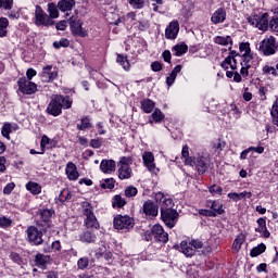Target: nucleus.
<instances>
[{"mask_svg":"<svg viewBox=\"0 0 278 278\" xmlns=\"http://www.w3.org/2000/svg\"><path fill=\"white\" fill-rule=\"evenodd\" d=\"M131 164L132 160L129 156H123L121 157L117 166L118 168V177L119 179H130L131 177Z\"/></svg>","mask_w":278,"mask_h":278,"instance_id":"1","label":"nucleus"},{"mask_svg":"<svg viewBox=\"0 0 278 278\" xmlns=\"http://www.w3.org/2000/svg\"><path fill=\"white\" fill-rule=\"evenodd\" d=\"M258 51L262 52L263 55H275V53H277V41L275 37H267L260 42Z\"/></svg>","mask_w":278,"mask_h":278,"instance_id":"2","label":"nucleus"},{"mask_svg":"<svg viewBox=\"0 0 278 278\" xmlns=\"http://www.w3.org/2000/svg\"><path fill=\"white\" fill-rule=\"evenodd\" d=\"M194 249H203V242L200 240H191L189 243L182 241L179 247V251L187 257L194 255Z\"/></svg>","mask_w":278,"mask_h":278,"instance_id":"3","label":"nucleus"},{"mask_svg":"<svg viewBox=\"0 0 278 278\" xmlns=\"http://www.w3.org/2000/svg\"><path fill=\"white\" fill-rule=\"evenodd\" d=\"M162 220L166 225V227H169V229H173L177 223V218L179 217V213H177L176 210H166L163 208V212H161Z\"/></svg>","mask_w":278,"mask_h":278,"instance_id":"4","label":"nucleus"},{"mask_svg":"<svg viewBox=\"0 0 278 278\" xmlns=\"http://www.w3.org/2000/svg\"><path fill=\"white\" fill-rule=\"evenodd\" d=\"M248 23L254 25L261 31H266L268 29V13H264L262 16L248 17Z\"/></svg>","mask_w":278,"mask_h":278,"instance_id":"5","label":"nucleus"},{"mask_svg":"<svg viewBox=\"0 0 278 278\" xmlns=\"http://www.w3.org/2000/svg\"><path fill=\"white\" fill-rule=\"evenodd\" d=\"M186 166H195L198 173L203 175L207 170V165L205 164V157L199 156L197 159L188 157L184 161Z\"/></svg>","mask_w":278,"mask_h":278,"instance_id":"6","label":"nucleus"},{"mask_svg":"<svg viewBox=\"0 0 278 278\" xmlns=\"http://www.w3.org/2000/svg\"><path fill=\"white\" fill-rule=\"evenodd\" d=\"M17 86L22 94H34L38 90L36 84L27 80V78H20L17 80Z\"/></svg>","mask_w":278,"mask_h":278,"instance_id":"7","label":"nucleus"},{"mask_svg":"<svg viewBox=\"0 0 278 278\" xmlns=\"http://www.w3.org/2000/svg\"><path fill=\"white\" fill-rule=\"evenodd\" d=\"M113 225L115 229H131L134 228V219L127 215H117L114 218Z\"/></svg>","mask_w":278,"mask_h":278,"instance_id":"8","label":"nucleus"},{"mask_svg":"<svg viewBox=\"0 0 278 278\" xmlns=\"http://www.w3.org/2000/svg\"><path fill=\"white\" fill-rule=\"evenodd\" d=\"M84 22H81L80 20H70V27H71V31L74 36H79L80 38H86V36H88V30L84 29L83 27Z\"/></svg>","mask_w":278,"mask_h":278,"instance_id":"9","label":"nucleus"},{"mask_svg":"<svg viewBox=\"0 0 278 278\" xmlns=\"http://www.w3.org/2000/svg\"><path fill=\"white\" fill-rule=\"evenodd\" d=\"M60 101H62V98H60V96H54L51 99L47 108L48 114H51V116H60L62 114V104H60Z\"/></svg>","mask_w":278,"mask_h":278,"instance_id":"10","label":"nucleus"},{"mask_svg":"<svg viewBox=\"0 0 278 278\" xmlns=\"http://www.w3.org/2000/svg\"><path fill=\"white\" fill-rule=\"evenodd\" d=\"M35 24L36 25H45L46 27H49V25H53V22L49 21V15L45 14V11H42V8L36 7L35 10Z\"/></svg>","mask_w":278,"mask_h":278,"instance_id":"11","label":"nucleus"},{"mask_svg":"<svg viewBox=\"0 0 278 278\" xmlns=\"http://www.w3.org/2000/svg\"><path fill=\"white\" fill-rule=\"evenodd\" d=\"M151 233L157 242H168V232L164 231V228L161 225H154L151 229Z\"/></svg>","mask_w":278,"mask_h":278,"instance_id":"12","label":"nucleus"},{"mask_svg":"<svg viewBox=\"0 0 278 278\" xmlns=\"http://www.w3.org/2000/svg\"><path fill=\"white\" fill-rule=\"evenodd\" d=\"M84 214L86 216L85 218V225L88 229H99V220H97V216H94V213L91 208H85Z\"/></svg>","mask_w":278,"mask_h":278,"instance_id":"13","label":"nucleus"},{"mask_svg":"<svg viewBox=\"0 0 278 278\" xmlns=\"http://www.w3.org/2000/svg\"><path fill=\"white\" fill-rule=\"evenodd\" d=\"M28 240L33 244H42V231H39L38 228L30 226L27 228Z\"/></svg>","mask_w":278,"mask_h":278,"instance_id":"14","label":"nucleus"},{"mask_svg":"<svg viewBox=\"0 0 278 278\" xmlns=\"http://www.w3.org/2000/svg\"><path fill=\"white\" fill-rule=\"evenodd\" d=\"M177 34H179V22L173 21L165 29V38H167V40H175Z\"/></svg>","mask_w":278,"mask_h":278,"instance_id":"15","label":"nucleus"},{"mask_svg":"<svg viewBox=\"0 0 278 278\" xmlns=\"http://www.w3.org/2000/svg\"><path fill=\"white\" fill-rule=\"evenodd\" d=\"M58 77V71L53 70V66L48 65L42 68L41 79L42 81H53Z\"/></svg>","mask_w":278,"mask_h":278,"instance_id":"16","label":"nucleus"},{"mask_svg":"<svg viewBox=\"0 0 278 278\" xmlns=\"http://www.w3.org/2000/svg\"><path fill=\"white\" fill-rule=\"evenodd\" d=\"M143 164L150 173H155V156L152 152H144L142 155Z\"/></svg>","mask_w":278,"mask_h":278,"instance_id":"17","label":"nucleus"},{"mask_svg":"<svg viewBox=\"0 0 278 278\" xmlns=\"http://www.w3.org/2000/svg\"><path fill=\"white\" fill-rule=\"evenodd\" d=\"M227 18V11L225 9L219 8L217 9L211 16V22L213 25H218L220 23H225V20Z\"/></svg>","mask_w":278,"mask_h":278,"instance_id":"18","label":"nucleus"},{"mask_svg":"<svg viewBox=\"0 0 278 278\" xmlns=\"http://www.w3.org/2000/svg\"><path fill=\"white\" fill-rule=\"evenodd\" d=\"M100 170L106 175L114 173L116 170V162L114 160H102Z\"/></svg>","mask_w":278,"mask_h":278,"instance_id":"19","label":"nucleus"},{"mask_svg":"<svg viewBox=\"0 0 278 278\" xmlns=\"http://www.w3.org/2000/svg\"><path fill=\"white\" fill-rule=\"evenodd\" d=\"M65 173L70 181H77L79 179V172H77V166L74 163H67Z\"/></svg>","mask_w":278,"mask_h":278,"instance_id":"20","label":"nucleus"},{"mask_svg":"<svg viewBox=\"0 0 278 278\" xmlns=\"http://www.w3.org/2000/svg\"><path fill=\"white\" fill-rule=\"evenodd\" d=\"M143 212L146 216L155 217L157 216V206H155L153 202L147 201L143 204Z\"/></svg>","mask_w":278,"mask_h":278,"instance_id":"21","label":"nucleus"},{"mask_svg":"<svg viewBox=\"0 0 278 278\" xmlns=\"http://www.w3.org/2000/svg\"><path fill=\"white\" fill-rule=\"evenodd\" d=\"M220 66L222 68H225V71H229V68H231V71H236V68H238V63L233 56L229 55L224 62H222Z\"/></svg>","mask_w":278,"mask_h":278,"instance_id":"22","label":"nucleus"},{"mask_svg":"<svg viewBox=\"0 0 278 278\" xmlns=\"http://www.w3.org/2000/svg\"><path fill=\"white\" fill-rule=\"evenodd\" d=\"M58 8L61 12H71L75 8V0H61L58 3Z\"/></svg>","mask_w":278,"mask_h":278,"instance_id":"23","label":"nucleus"},{"mask_svg":"<svg viewBox=\"0 0 278 278\" xmlns=\"http://www.w3.org/2000/svg\"><path fill=\"white\" fill-rule=\"evenodd\" d=\"M257 225L258 227L255 229V231H257L258 233H262L264 238H270V232L268 231V229H266V219L258 218Z\"/></svg>","mask_w":278,"mask_h":278,"instance_id":"24","label":"nucleus"},{"mask_svg":"<svg viewBox=\"0 0 278 278\" xmlns=\"http://www.w3.org/2000/svg\"><path fill=\"white\" fill-rule=\"evenodd\" d=\"M179 73H181V65L174 67L170 75L166 78L167 86H173V84H175V79H177V75H179Z\"/></svg>","mask_w":278,"mask_h":278,"instance_id":"25","label":"nucleus"},{"mask_svg":"<svg viewBox=\"0 0 278 278\" xmlns=\"http://www.w3.org/2000/svg\"><path fill=\"white\" fill-rule=\"evenodd\" d=\"M141 108L146 114H151L153 112V109L155 108V102L152 100L146 99L141 101Z\"/></svg>","mask_w":278,"mask_h":278,"instance_id":"26","label":"nucleus"},{"mask_svg":"<svg viewBox=\"0 0 278 278\" xmlns=\"http://www.w3.org/2000/svg\"><path fill=\"white\" fill-rule=\"evenodd\" d=\"M51 262V256L45 254H37L36 255V264L38 266H47Z\"/></svg>","mask_w":278,"mask_h":278,"instance_id":"27","label":"nucleus"},{"mask_svg":"<svg viewBox=\"0 0 278 278\" xmlns=\"http://www.w3.org/2000/svg\"><path fill=\"white\" fill-rule=\"evenodd\" d=\"M26 189L29 190L31 194H40V192L42 191V188L40 187V185L36 182L26 184Z\"/></svg>","mask_w":278,"mask_h":278,"instance_id":"28","label":"nucleus"},{"mask_svg":"<svg viewBox=\"0 0 278 278\" xmlns=\"http://www.w3.org/2000/svg\"><path fill=\"white\" fill-rule=\"evenodd\" d=\"M173 51H174V55H176V58H179V56L184 55V53H186V51H188V46L177 45L173 48Z\"/></svg>","mask_w":278,"mask_h":278,"instance_id":"29","label":"nucleus"},{"mask_svg":"<svg viewBox=\"0 0 278 278\" xmlns=\"http://www.w3.org/2000/svg\"><path fill=\"white\" fill-rule=\"evenodd\" d=\"M81 124H77V129L80 131H84V129H89V127H92V124H90V118L84 116L80 119Z\"/></svg>","mask_w":278,"mask_h":278,"instance_id":"30","label":"nucleus"},{"mask_svg":"<svg viewBox=\"0 0 278 278\" xmlns=\"http://www.w3.org/2000/svg\"><path fill=\"white\" fill-rule=\"evenodd\" d=\"M96 238L97 237L92 235V232L90 231H85L80 235L81 242H88V243L94 242Z\"/></svg>","mask_w":278,"mask_h":278,"instance_id":"31","label":"nucleus"},{"mask_svg":"<svg viewBox=\"0 0 278 278\" xmlns=\"http://www.w3.org/2000/svg\"><path fill=\"white\" fill-rule=\"evenodd\" d=\"M266 251V245L264 243H261L258 247L253 248L251 250V256L252 257H257V255H262Z\"/></svg>","mask_w":278,"mask_h":278,"instance_id":"32","label":"nucleus"},{"mask_svg":"<svg viewBox=\"0 0 278 278\" xmlns=\"http://www.w3.org/2000/svg\"><path fill=\"white\" fill-rule=\"evenodd\" d=\"M263 74L264 75H271V77H277V68H275V66H270V65H264L263 66Z\"/></svg>","mask_w":278,"mask_h":278,"instance_id":"33","label":"nucleus"},{"mask_svg":"<svg viewBox=\"0 0 278 278\" xmlns=\"http://www.w3.org/2000/svg\"><path fill=\"white\" fill-rule=\"evenodd\" d=\"M60 99H61L60 100L61 109L62 108H64V110L71 109V106L73 105V102L68 97L60 96Z\"/></svg>","mask_w":278,"mask_h":278,"instance_id":"34","label":"nucleus"},{"mask_svg":"<svg viewBox=\"0 0 278 278\" xmlns=\"http://www.w3.org/2000/svg\"><path fill=\"white\" fill-rule=\"evenodd\" d=\"M270 31H278V14H275L268 23Z\"/></svg>","mask_w":278,"mask_h":278,"instance_id":"35","label":"nucleus"},{"mask_svg":"<svg viewBox=\"0 0 278 278\" xmlns=\"http://www.w3.org/2000/svg\"><path fill=\"white\" fill-rule=\"evenodd\" d=\"M116 62L123 66L124 71H129V61H127V58L123 55H117Z\"/></svg>","mask_w":278,"mask_h":278,"instance_id":"36","label":"nucleus"},{"mask_svg":"<svg viewBox=\"0 0 278 278\" xmlns=\"http://www.w3.org/2000/svg\"><path fill=\"white\" fill-rule=\"evenodd\" d=\"M39 216L43 223H49L51 220V216H53V213L49 210L40 211Z\"/></svg>","mask_w":278,"mask_h":278,"instance_id":"37","label":"nucleus"},{"mask_svg":"<svg viewBox=\"0 0 278 278\" xmlns=\"http://www.w3.org/2000/svg\"><path fill=\"white\" fill-rule=\"evenodd\" d=\"M126 203L127 202L125 201V199H123V197L121 195H115L113 198V207H123Z\"/></svg>","mask_w":278,"mask_h":278,"instance_id":"38","label":"nucleus"},{"mask_svg":"<svg viewBox=\"0 0 278 278\" xmlns=\"http://www.w3.org/2000/svg\"><path fill=\"white\" fill-rule=\"evenodd\" d=\"M136 194H138V188L134 186L126 187L125 197H127L128 199H131V197H136Z\"/></svg>","mask_w":278,"mask_h":278,"instance_id":"39","label":"nucleus"},{"mask_svg":"<svg viewBox=\"0 0 278 278\" xmlns=\"http://www.w3.org/2000/svg\"><path fill=\"white\" fill-rule=\"evenodd\" d=\"M243 243L244 235H239L238 238H236L233 241L232 249H235V251H239L240 247H242Z\"/></svg>","mask_w":278,"mask_h":278,"instance_id":"40","label":"nucleus"},{"mask_svg":"<svg viewBox=\"0 0 278 278\" xmlns=\"http://www.w3.org/2000/svg\"><path fill=\"white\" fill-rule=\"evenodd\" d=\"M0 227L1 229H8V227H12V219L5 216H0Z\"/></svg>","mask_w":278,"mask_h":278,"instance_id":"41","label":"nucleus"},{"mask_svg":"<svg viewBox=\"0 0 278 278\" xmlns=\"http://www.w3.org/2000/svg\"><path fill=\"white\" fill-rule=\"evenodd\" d=\"M48 12L50 14V18H58L60 16V13L58 12V8H55V4L50 3L48 5Z\"/></svg>","mask_w":278,"mask_h":278,"instance_id":"42","label":"nucleus"},{"mask_svg":"<svg viewBox=\"0 0 278 278\" xmlns=\"http://www.w3.org/2000/svg\"><path fill=\"white\" fill-rule=\"evenodd\" d=\"M229 42H231V37H222V36H217L215 38V43L216 45H222V46H227Z\"/></svg>","mask_w":278,"mask_h":278,"instance_id":"43","label":"nucleus"},{"mask_svg":"<svg viewBox=\"0 0 278 278\" xmlns=\"http://www.w3.org/2000/svg\"><path fill=\"white\" fill-rule=\"evenodd\" d=\"M211 208L213 210V212H215V214H223V212H225L223 210V204L216 201L211 202Z\"/></svg>","mask_w":278,"mask_h":278,"instance_id":"44","label":"nucleus"},{"mask_svg":"<svg viewBox=\"0 0 278 278\" xmlns=\"http://www.w3.org/2000/svg\"><path fill=\"white\" fill-rule=\"evenodd\" d=\"M71 191L64 189L59 195V201H61V203H64V201H71Z\"/></svg>","mask_w":278,"mask_h":278,"instance_id":"45","label":"nucleus"},{"mask_svg":"<svg viewBox=\"0 0 278 278\" xmlns=\"http://www.w3.org/2000/svg\"><path fill=\"white\" fill-rule=\"evenodd\" d=\"M152 118L155 123H160V121H164V113L161 110L155 109L152 113Z\"/></svg>","mask_w":278,"mask_h":278,"instance_id":"46","label":"nucleus"},{"mask_svg":"<svg viewBox=\"0 0 278 278\" xmlns=\"http://www.w3.org/2000/svg\"><path fill=\"white\" fill-rule=\"evenodd\" d=\"M10 134H12V125L7 123L2 127V136L10 140Z\"/></svg>","mask_w":278,"mask_h":278,"instance_id":"47","label":"nucleus"},{"mask_svg":"<svg viewBox=\"0 0 278 278\" xmlns=\"http://www.w3.org/2000/svg\"><path fill=\"white\" fill-rule=\"evenodd\" d=\"M68 45H71V42L66 38H63V39H61L59 41H54L53 42L54 49H60V47L66 48V47H68Z\"/></svg>","mask_w":278,"mask_h":278,"instance_id":"48","label":"nucleus"},{"mask_svg":"<svg viewBox=\"0 0 278 278\" xmlns=\"http://www.w3.org/2000/svg\"><path fill=\"white\" fill-rule=\"evenodd\" d=\"M12 5H14V0H0V9L12 10Z\"/></svg>","mask_w":278,"mask_h":278,"instance_id":"49","label":"nucleus"},{"mask_svg":"<svg viewBox=\"0 0 278 278\" xmlns=\"http://www.w3.org/2000/svg\"><path fill=\"white\" fill-rule=\"evenodd\" d=\"M101 188H103L104 190H112V188H114V178L105 179L104 182L101 184Z\"/></svg>","mask_w":278,"mask_h":278,"instance_id":"50","label":"nucleus"},{"mask_svg":"<svg viewBox=\"0 0 278 278\" xmlns=\"http://www.w3.org/2000/svg\"><path fill=\"white\" fill-rule=\"evenodd\" d=\"M172 207H173V200L165 198V200L161 204V212H163V210H173Z\"/></svg>","mask_w":278,"mask_h":278,"instance_id":"51","label":"nucleus"},{"mask_svg":"<svg viewBox=\"0 0 278 278\" xmlns=\"http://www.w3.org/2000/svg\"><path fill=\"white\" fill-rule=\"evenodd\" d=\"M89 264L90 261L88 260V257H81L78 260V268H80V270H85V268H88Z\"/></svg>","mask_w":278,"mask_h":278,"instance_id":"52","label":"nucleus"},{"mask_svg":"<svg viewBox=\"0 0 278 278\" xmlns=\"http://www.w3.org/2000/svg\"><path fill=\"white\" fill-rule=\"evenodd\" d=\"M215 152L220 153L223 151V148H225V141L218 139L217 142L212 144Z\"/></svg>","mask_w":278,"mask_h":278,"instance_id":"53","label":"nucleus"},{"mask_svg":"<svg viewBox=\"0 0 278 278\" xmlns=\"http://www.w3.org/2000/svg\"><path fill=\"white\" fill-rule=\"evenodd\" d=\"M14 188H16V185L14 182H9L3 189V194H12Z\"/></svg>","mask_w":278,"mask_h":278,"instance_id":"54","label":"nucleus"},{"mask_svg":"<svg viewBox=\"0 0 278 278\" xmlns=\"http://www.w3.org/2000/svg\"><path fill=\"white\" fill-rule=\"evenodd\" d=\"M239 49H240L241 52H243V54H249V53H251V46H250L248 42L241 43V45L239 46Z\"/></svg>","mask_w":278,"mask_h":278,"instance_id":"55","label":"nucleus"},{"mask_svg":"<svg viewBox=\"0 0 278 278\" xmlns=\"http://www.w3.org/2000/svg\"><path fill=\"white\" fill-rule=\"evenodd\" d=\"M251 60H253V58H251V54H243V61L241 62V66H251Z\"/></svg>","mask_w":278,"mask_h":278,"instance_id":"56","label":"nucleus"},{"mask_svg":"<svg viewBox=\"0 0 278 278\" xmlns=\"http://www.w3.org/2000/svg\"><path fill=\"white\" fill-rule=\"evenodd\" d=\"M210 192L211 194H223V188L216 186V185H213L212 187H210Z\"/></svg>","mask_w":278,"mask_h":278,"instance_id":"57","label":"nucleus"},{"mask_svg":"<svg viewBox=\"0 0 278 278\" xmlns=\"http://www.w3.org/2000/svg\"><path fill=\"white\" fill-rule=\"evenodd\" d=\"M49 140H50L49 137L42 136L41 142H40V147H41L40 153H45V147H47V144H49Z\"/></svg>","mask_w":278,"mask_h":278,"instance_id":"58","label":"nucleus"},{"mask_svg":"<svg viewBox=\"0 0 278 278\" xmlns=\"http://www.w3.org/2000/svg\"><path fill=\"white\" fill-rule=\"evenodd\" d=\"M151 68L154 73H160V71H162V63L155 61L151 64Z\"/></svg>","mask_w":278,"mask_h":278,"instance_id":"59","label":"nucleus"},{"mask_svg":"<svg viewBox=\"0 0 278 278\" xmlns=\"http://www.w3.org/2000/svg\"><path fill=\"white\" fill-rule=\"evenodd\" d=\"M8 25H10V21L5 17H0V29H8Z\"/></svg>","mask_w":278,"mask_h":278,"instance_id":"60","label":"nucleus"},{"mask_svg":"<svg viewBox=\"0 0 278 278\" xmlns=\"http://www.w3.org/2000/svg\"><path fill=\"white\" fill-rule=\"evenodd\" d=\"M166 200V197H164V193L159 192L155 194V201L156 203H159L160 205L162 204V202Z\"/></svg>","mask_w":278,"mask_h":278,"instance_id":"61","label":"nucleus"},{"mask_svg":"<svg viewBox=\"0 0 278 278\" xmlns=\"http://www.w3.org/2000/svg\"><path fill=\"white\" fill-rule=\"evenodd\" d=\"M55 27L59 31H64L66 29V21L59 22Z\"/></svg>","mask_w":278,"mask_h":278,"instance_id":"62","label":"nucleus"},{"mask_svg":"<svg viewBox=\"0 0 278 278\" xmlns=\"http://www.w3.org/2000/svg\"><path fill=\"white\" fill-rule=\"evenodd\" d=\"M228 198L232 199V201L235 202L241 201L240 193H236V192L228 193Z\"/></svg>","mask_w":278,"mask_h":278,"instance_id":"63","label":"nucleus"},{"mask_svg":"<svg viewBox=\"0 0 278 278\" xmlns=\"http://www.w3.org/2000/svg\"><path fill=\"white\" fill-rule=\"evenodd\" d=\"M163 59H164V62H167L168 64H170V51L165 50L163 52Z\"/></svg>","mask_w":278,"mask_h":278,"instance_id":"64","label":"nucleus"}]
</instances>
